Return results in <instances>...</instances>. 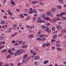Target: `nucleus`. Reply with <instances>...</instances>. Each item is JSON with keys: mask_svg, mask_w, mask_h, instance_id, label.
Here are the masks:
<instances>
[{"mask_svg": "<svg viewBox=\"0 0 66 66\" xmlns=\"http://www.w3.org/2000/svg\"><path fill=\"white\" fill-rule=\"evenodd\" d=\"M29 13L30 14H32V13H37V12L36 11V10L35 9H33L32 10V8H30L29 10Z\"/></svg>", "mask_w": 66, "mask_h": 66, "instance_id": "1", "label": "nucleus"}, {"mask_svg": "<svg viewBox=\"0 0 66 66\" xmlns=\"http://www.w3.org/2000/svg\"><path fill=\"white\" fill-rule=\"evenodd\" d=\"M46 32H47L48 33H51V30L49 29V28H48V27H46Z\"/></svg>", "mask_w": 66, "mask_h": 66, "instance_id": "2", "label": "nucleus"}, {"mask_svg": "<svg viewBox=\"0 0 66 66\" xmlns=\"http://www.w3.org/2000/svg\"><path fill=\"white\" fill-rule=\"evenodd\" d=\"M21 53L20 52V50H18L16 52L15 54V56H16L18 54V55H19Z\"/></svg>", "mask_w": 66, "mask_h": 66, "instance_id": "3", "label": "nucleus"}, {"mask_svg": "<svg viewBox=\"0 0 66 66\" xmlns=\"http://www.w3.org/2000/svg\"><path fill=\"white\" fill-rule=\"evenodd\" d=\"M39 37L40 38H42V37H48V36L47 35H45L44 34H40L39 36Z\"/></svg>", "mask_w": 66, "mask_h": 66, "instance_id": "4", "label": "nucleus"}, {"mask_svg": "<svg viewBox=\"0 0 66 66\" xmlns=\"http://www.w3.org/2000/svg\"><path fill=\"white\" fill-rule=\"evenodd\" d=\"M65 14H66L65 13L62 12V13H61L60 15L59 14H57V17H59V16H62V15H65Z\"/></svg>", "mask_w": 66, "mask_h": 66, "instance_id": "5", "label": "nucleus"}, {"mask_svg": "<svg viewBox=\"0 0 66 66\" xmlns=\"http://www.w3.org/2000/svg\"><path fill=\"white\" fill-rule=\"evenodd\" d=\"M34 35L32 34H31L29 35L28 38H33L34 37Z\"/></svg>", "mask_w": 66, "mask_h": 66, "instance_id": "6", "label": "nucleus"}, {"mask_svg": "<svg viewBox=\"0 0 66 66\" xmlns=\"http://www.w3.org/2000/svg\"><path fill=\"white\" fill-rule=\"evenodd\" d=\"M39 55L36 56L34 58V59L35 60H39Z\"/></svg>", "mask_w": 66, "mask_h": 66, "instance_id": "7", "label": "nucleus"}, {"mask_svg": "<svg viewBox=\"0 0 66 66\" xmlns=\"http://www.w3.org/2000/svg\"><path fill=\"white\" fill-rule=\"evenodd\" d=\"M17 26V24H14L13 25V29L14 30H16V27Z\"/></svg>", "mask_w": 66, "mask_h": 66, "instance_id": "8", "label": "nucleus"}, {"mask_svg": "<svg viewBox=\"0 0 66 66\" xmlns=\"http://www.w3.org/2000/svg\"><path fill=\"white\" fill-rule=\"evenodd\" d=\"M1 23L2 24H5V22L4 20H2L1 22Z\"/></svg>", "mask_w": 66, "mask_h": 66, "instance_id": "9", "label": "nucleus"}, {"mask_svg": "<svg viewBox=\"0 0 66 66\" xmlns=\"http://www.w3.org/2000/svg\"><path fill=\"white\" fill-rule=\"evenodd\" d=\"M27 56H28V54H25L24 55L23 57V59H27Z\"/></svg>", "mask_w": 66, "mask_h": 66, "instance_id": "10", "label": "nucleus"}, {"mask_svg": "<svg viewBox=\"0 0 66 66\" xmlns=\"http://www.w3.org/2000/svg\"><path fill=\"white\" fill-rule=\"evenodd\" d=\"M40 21H41V19L40 18H38V20L37 21V22L38 23H39Z\"/></svg>", "mask_w": 66, "mask_h": 66, "instance_id": "11", "label": "nucleus"}, {"mask_svg": "<svg viewBox=\"0 0 66 66\" xmlns=\"http://www.w3.org/2000/svg\"><path fill=\"white\" fill-rule=\"evenodd\" d=\"M59 30H60L61 28V26L60 25H58L56 27Z\"/></svg>", "mask_w": 66, "mask_h": 66, "instance_id": "12", "label": "nucleus"}, {"mask_svg": "<svg viewBox=\"0 0 66 66\" xmlns=\"http://www.w3.org/2000/svg\"><path fill=\"white\" fill-rule=\"evenodd\" d=\"M49 63V61L48 60H47L46 61H45L44 62V64H46L47 63Z\"/></svg>", "mask_w": 66, "mask_h": 66, "instance_id": "13", "label": "nucleus"}, {"mask_svg": "<svg viewBox=\"0 0 66 66\" xmlns=\"http://www.w3.org/2000/svg\"><path fill=\"white\" fill-rule=\"evenodd\" d=\"M43 19H46V20H50V19L48 17H46L45 18H43Z\"/></svg>", "mask_w": 66, "mask_h": 66, "instance_id": "14", "label": "nucleus"}, {"mask_svg": "<svg viewBox=\"0 0 66 66\" xmlns=\"http://www.w3.org/2000/svg\"><path fill=\"white\" fill-rule=\"evenodd\" d=\"M41 28L42 29L44 30V29H46L47 27H46V26H41Z\"/></svg>", "mask_w": 66, "mask_h": 66, "instance_id": "15", "label": "nucleus"}, {"mask_svg": "<svg viewBox=\"0 0 66 66\" xmlns=\"http://www.w3.org/2000/svg\"><path fill=\"white\" fill-rule=\"evenodd\" d=\"M10 10L7 11V12H8V14H10V15H13V13H11V12H10Z\"/></svg>", "mask_w": 66, "mask_h": 66, "instance_id": "16", "label": "nucleus"}, {"mask_svg": "<svg viewBox=\"0 0 66 66\" xmlns=\"http://www.w3.org/2000/svg\"><path fill=\"white\" fill-rule=\"evenodd\" d=\"M51 11H52V12H55V9L54 8H53L52 9Z\"/></svg>", "mask_w": 66, "mask_h": 66, "instance_id": "17", "label": "nucleus"}, {"mask_svg": "<svg viewBox=\"0 0 66 66\" xmlns=\"http://www.w3.org/2000/svg\"><path fill=\"white\" fill-rule=\"evenodd\" d=\"M34 64L35 65H36V66H38V64H39V63H38V62L36 61L35 62Z\"/></svg>", "mask_w": 66, "mask_h": 66, "instance_id": "18", "label": "nucleus"}, {"mask_svg": "<svg viewBox=\"0 0 66 66\" xmlns=\"http://www.w3.org/2000/svg\"><path fill=\"white\" fill-rule=\"evenodd\" d=\"M66 32V30L65 29H62L61 31V33H64Z\"/></svg>", "mask_w": 66, "mask_h": 66, "instance_id": "19", "label": "nucleus"}, {"mask_svg": "<svg viewBox=\"0 0 66 66\" xmlns=\"http://www.w3.org/2000/svg\"><path fill=\"white\" fill-rule=\"evenodd\" d=\"M56 37H57V35H54L53 36V39H55L56 38Z\"/></svg>", "mask_w": 66, "mask_h": 66, "instance_id": "20", "label": "nucleus"}, {"mask_svg": "<svg viewBox=\"0 0 66 66\" xmlns=\"http://www.w3.org/2000/svg\"><path fill=\"white\" fill-rule=\"evenodd\" d=\"M45 17H46V15L45 14H42L41 15V17H42V18H44Z\"/></svg>", "mask_w": 66, "mask_h": 66, "instance_id": "21", "label": "nucleus"}, {"mask_svg": "<svg viewBox=\"0 0 66 66\" xmlns=\"http://www.w3.org/2000/svg\"><path fill=\"white\" fill-rule=\"evenodd\" d=\"M38 3V2L37 1H33L32 2V4H36V3Z\"/></svg>", "mask_w": 66, "mask_h": 66, "instance_id": "22", "label": "nucleus"}, {"mask_svg": "<svg viewBox=\"0 0 66 66\" xmlns=\"http://www.w3.org/2000/svg\"><path fill=\"white\" fill-rule=\"evenodd\" d=\"M52 30L53 31H54L55 30V27H53L52 28Z\"/></svg>", "mask_w": 66, "mask_h": 66, "instance_id": "23", "label": "nucleus"}, {"mask_svg": "<svg viewBox=\"0 0 66 66\" xmlns=\"http://www.w3.org/2000/svg\"><path fill=\"white\" fill-rule=\"evenodd\" d=\"M20 17L21 18H23V15L22 14H20Z\"/></svg>", "mask_w": 66, "mask_h": 66, "instance_id": "24", "label": "nucleus"}, {"mask_svg": "<svg viewBox=\"0 0 66 66\" xmlns=\"http://www.w3.org/2000/svg\"><path fill=\"white\" fill-rule=\"evenodd\" d=\"M4 38V36H2L0 37V40H2V39H3Z\"/></svg>", "mask_w": 66, "mask_h": 66, "instance_id": "25", "label": "nucleus"}, {"mask_svg": "<svg viewBox=\"0 0 66 66\" xmlns=\"http://www.w3.org/2000/svg\"><path fill=\"white\" fill-rule=\"evenodd\" d=\"M42 38L41 39V40H42V41H44V40H46V38H44V37H42Z\"/></svg>", "mask_w": 66, "mask_h": 66, "instance_id": "26", "label": "nucleus"}, {"mask_svg": "<svg viewBox=\"0 0 66 66\" xmlns=\"http://www.w3.org/2000/svg\"><path fill=\"white\" fill-rule=\"evenodd\" d=\"M57 50H58V51H62V49L61 48H60L58 47L57 48Z\"/></svg>", "mask_w": 66, "mask_h": 66, "instance_id": "27", "label": "nucleus"}, {"mask_svg": "<svg viewBox=\"0 0 66 66\" xmlns=\"http://www.w3.org/2000/svg\"><path fill=\"white\" fill-rule=\"evenodd\" d=\"M46 14L47 15H48V16H50V15H51V12H48L46 13Z\"/></svg>", "mask_w": 66, "mask_h": 66, "instance_id": "28", "label": "nucleus"}, {"mask_svg": "<svg viewBox=\"0 0 66 66\" xmlns=\"http://www.w3.org/2000/svg\"><path fill=\"white\" fill-rule=\"evenodd\" d=\"M50 46V43H47L46 44V46L47 47H48Z\"/></svg>", "mask_w": 66, "mask_h": 66, "instance_id": "29", "label": "nucleus"}, {"mask_svg": "<svg viewBox=\"0 0 66 66\" xmlns=\"http://www.w3.org/2000/svg\"><path fill=\"white\" fill-rule=\"evenodd\" d=\"M20 53L21 54V53H23V52H24V50H20Z\"/></svg>", "mask_w": 66, "mask_h": 66, "instance_id": "30", "label": "nucleus"}, {"mask_svg": "<svg viewBox=\"0 0 66 66\" xmlns=\"http://www.w3.org/2000/svg\"><path fill=\"white\" fill-rule=\"evenodd\" d=\"M31 17V16H29L27 18L26 20V21H27V20H29L30 19V18Z\"/></svg>", "mask_w": 66, "mask_h": 66, "instance_id": "31", "label": "nucleus"}, {"mask_svg": "<svg viewBox=\"0 0 66 66\" xmlns=\"http://www.w3.org/2000/svg\"><path fill=\"white\" fill-rule=\"evenodd\" d=\"M46 44L45 43H44L42 45V46L43 48L45 47L46 46Z\"/></svg>", "mask_w": 66, "mask_h": 66, "instance_id": "32", "label": "nucleus"}, {"mask_svg": "<svg viewBox=\"0 0 66 66\" xmlns=\"http://www.w3.org/2000/svg\"><path fill=\"white\" fill-rule=\"evenodd\" d=\"M36 18L35 17H34V18L32 20V21H33V22H35V19Z\"/></svg>", "mask_w": 66, "mask_h": 66, "instance_id": "33", "label": "nucleus"}, {"mask_svg": "<svg viewBox=\"0 0 66 66\" xmlns=\"http://www.w3.org/2000/svg\"><path fill=\"white\" fill-rule=\"evenodd\" d=\"M7 51V50H2V53H3V52H5Z\"/></svg>", "mask_w": 66, "mask_h": 66, "instance_id": "34", "label": "nucleus"}, {"mask_svg": "<svg viewBox=\"0 0 66 66\" xmlns=\"http://www.w3.org/2000/svg\"><path fill=\"white\" fill-rule=\"evenodd\" d=\"M60 45L59 43H57V44H56V47H60Z\"/></svg>", "mask_w": 66, "mask_h": 66, "instance_id": "35", "label": "nucleus"}, {"mask_svg": "<svg viewBox=\"0 0 66 66\" xmlns=\"http://www.w3.org/2000/svg\"><path fill=\"white\" fill-rule=\"evenodd\" d=\"M34 48L35 50L36 51L37 50V48L36 47V46H35L34 47Z\"/></svg>", "mask_w": 66, "mask_h": 66, "instance_id": "36", "label": "nucleus"}, {"mask_svg": "<svg viewBox=\"0 0 66 66\" xmlns=\"http://www.w3.org/2000/svg\"><path fill=\"white\" fill-rule=\"evenodd\" d=\"M12 51L11 50L9 49L8 50V52L9 53H11L12 52Z\"/></svg>", "mask_w": 66, "mask_h": 66, "instance_id": "37", "label": "nucleus"}, {"mask_svg": "<svg viewBox=\"0 0 66 66\" xmlns=\"http://www.w3.org/2000/svg\"><path fill=\"white\" fill-rule=\"evenodd\" d=\"M11 56L9 54L7 56V59H9V58L11 57Z\"/></svg>", "mask_w": 66, "mask_h": 66, "instance_id": "38", "label": "nucleus"}, {"mask_svg": "<svg viewBox=\"0 0 66 66\" xmlns=\"http://www.w3.org/2000/svg\"><path fill=\"white\" fill-rule=\"evenodd\" d=\"M4 47V46L3 45L0 47V49L1 50L2 49V48H3Z\"/></svg>", "mask_w": 66, "mask_h": 66, "instance_id": "39", "label": "nucleus"}, {"mask_svg": "<svg viewBox=\"0 0 66 66\" xmlns=\"http://www.w3.org/2000/svg\"><path fill=\"white\" fill-rule=\"evenodd\" d=\"M37 40H39V41H40V40L41 41V39H40L38 37L37 38Z\"/></svg>", "mask_w": 66, "mask_h": 66, "instance_id": "40", "label": "nucleus"}, {"mask_svg": "<svg viewBox=\"0 0 66 66\" xmlns=\"http://www.w3.org/2000/svg\"><path fill=\"white\" fill-rule=\"evenodd\" d=\"M59 2L61 3H63V0H59Z\"/></svg>", "mask_w": 66, "mask_h": 66, "instance_id": "41", "label": "nucleus"}, {"mask_svg": "<svg viewBox=\"0 0 66 66\" xmlns=\"http://www.w3.org/2000/svg\"><path fill=\"white\" fill-rule=\"evenodd\" d=\"M42 33V31H39L38 32V34H37V36H38V35H39L40 34V33Z\"/></svg>", "mask_w": 66, "mask_h": 66, "instance_id": "42", "label": "nucleus"}, {"mask_svg": "<svg viewBox=\"0 0 66 66\" xmlns=\"http://www.w3.org/2000/svg\"><path fill=\"white\" fill-rule=\"evenodd\" d=\"M30 52L31 53V54H33V50H31L30 51Z\"/></svg>", "mask_w": 66, "mask_h": 66, "instance_id": "43", "label": "nucleus"}, {"mask_svg": "<svg viewBox=\"0 0 66 66\" xmlns=\"http://www.w3.org/2000/svg\"><path fill=\"white\" fill-rule=\"evenodd\" d=\"M18 45H19V44L18 43H15L14 44V46H18Z\"/></svg>", "mask_w": 66, "mask_h": 66, "instance_id": "44", "label": "nucleus"}, {"mask_svg": "<svg viewBox=\"0 0 66 66\" xmlns=\"http://www.w3.org/2000/svg\"><path fill=\"white\" fill-rule=\"evenodd\" d=\"M22 48H26V47H27V45H25L22 46Z\"/></svg>", "mask_w": 66, "mask_h": 66, "instance_id": "45", "label": "nucleus"}, {"mask_svg": "<svg viewBox=\"0 0 66 66\" xmlns=\"http://www.w3.org/2000/svg\"><path fill=\"white\" fill-rule=\"evenodd\" d=\"M62 20H65V19H66V17H62Z\"/></svg>", "mask_w": 66, "mask_h": 66, "instance_id": "46", "label": "nucleus"}, {"mask_svg": "<svg viewBox=\"0 0 66 66\" xmlns=\"http://www.w3.org/2000/svg\"><path fill=\"white\" fill-rule=\"evenodd\" d=\"M3 63L2 62H1L0 63V66H2V65L3 64Z\"/></svg>", "mask_w": 66, "mask_h": 66, "instance_id": "47", "label": "nucleus"}, {"mask_svg": "<svg viewBox=\"0 0 66 66\" xmlns=\"http://www.w3.org/2000/svg\"><path fill=\"white\" fill-rule=\"evenodd\" d=\"M50 25V23H47L46 24V25L47 26H49Z\"/></svg>", "mask_w": 66, "mask_h": 66, "instance_id": "48", "label": "nucleus"}, {"mask_svg": "<svg viewBox=\"0 0 66 66\" xmlns=\"http://www.w3.org/2000/svg\"><path fill=\"white\" fill-rule=\"evenodd\" d=\"M11 55H14L15 54V53H13V52H11L10 53Z\"/></svg>", "mask_w": 66, "mask_h": 66, "instance_id": "49", "label": "nucleus"}, {"mask_svg": "<svg viewBox=\"0 0 66 66\" xmlns=\"http://www.w3.org/2000/svg\"><path fill=\"white\" fill-rule=\"evenodd\" d=\"M27 28L28 29H30V28H31V27H30V26H29L28 25L27 26Z\"/></svg>", "mask_w": 66, "mask_h": 66, "instance_id": "50", "label": "nucleus"}, {"mask_svg": "<svg viewBox=\"0 0 66 66\" xmlns=\"http://www.w3.org/2000/svg\"><path fill=\"white\" fill-rule=\"evenodd\" d=\"M35 27V26L34 25H33L31 27V29H32L33 28H34Z\"/></svg>", "mask_w": 66, "mask_h": 66, "instance_id": "51", "label": "nucleus"}, {"mask_svg": "<svg viewBox=\"0 0 66 66\" xmlns=\"http://www.w3.org/2000/svg\"><path fill=\"white\" fill-rule=\"evenodd\" d=\"M38 11H39L40 12H42V11H43V10L41 9H39Z\"/></svg>", "mask_w": 66, "mask_h": 66, "instance_id": "52", "label": "nucleus"}, {"mask_svg": "<svg viewBox=\"0 0 66 66\" xmlns=\"http://www.w3.org/2000/svg\"><path fill=\"white\" fill-rule=\"evenodd\" d=\"M57 7H58L59 9H62V7L60 6H57Z\"/></svg>", "mask_w": 66, "mask_h": 66, "instance_id": "53", "label": "nucleus"}, {"mask_svg": "<svg viewBox=\"0 0 66 66\" xmlns=\"http://www.w3.org/2000/svg\"><path fill=\"white\" fill-rule=\"evenodd\" d=\"M36 52L35 51L33 52L32 54L33 55H35V53H36Z\"/></svg>", "mask_w": 66, "mask_h": 66, "instance_id": "54", "label": "nucleus"}, {"mask_svg": "<svg viewBox=\"0 0 66 66\" xmlns=\"http://www.w3.org/2000/svg\"><path fill=\"white\" fill-rule=\"evenodd\" d=\"M40 4L41 5H44V3L43 2H41L40 3Z\"/></svg>", "mask_w": 66, "mask_h": 66, "instance_id": "55", "label": "nucleus"}, {"mask_svg": "<svg viewBox=\"0 0 66 66\" xmlns=\"http://www.w3.org/2000/svg\"><path fill=\"white\" fill-rule=\"evenodd\" d=\"M30 59H31V57H29L27 58V61H28V60H30Z\"/></svg>", "mask_w": 66, "mask_h": 66, "instance_id": "56", "label": "nucleus"}, {"mask_svg": "<svg viewBox=\"0 0 66 66\" xmlns=\"http://www.w3.org/2000/svg\"><path fill=\"white\" fill-rule=\"evenodd\" d=\"M22 42H23V41H20L19 42V44H21V43H22Z\"/></svg>", "mask_w": 66, "mask_h": 66, "instance_id": "57", "label": "nucleus"}, {"mask_svg": "<svg viewBox=\"0 0 66 66\" xmlns=\"http://www.w3.org/2000/svg\"><path fill=\"white\" fill-rule=\"evenodd\" d=\"M12 43L13 44H14L16 43V42L14 41V40H13L12 41Z\"/></svg>", "mask_w": 66, "mask_h": 66, "instance_id": "58", "label": "nucleus"}, {"mask_svg": "<svg viewBox=\"0 0 66 66\" xmlns=\"http://www.w3.org/2000/svg\"><path fill=\"white\" fill-rule=\"evenodd\" d=\"M55 41V40L52 39L51 40V43H52L53 42H54Z\"/></svg>", "mask_w": 66, "mask_h": 66, "instance_id": "59", "label": "nucleus"}, {"mask_svg": "<svg viewBox=\"0 0 66 66\" xmlns=\"http://www.w3.org/2000/svg\"><path fill=\"white\" fill-rule=\"evenodd\" d=\"M21 64V63H18V64L17 65L18 66H20Z\"/></svg>", "mask_w": 66, "mask_h": 66, "instance_id": "60", "label": "nucleus"}, {"mask_svg": "<svg viewBox=\"0 0 66 66\" xmlns=\"http://www.w3.org/2000/svg\"><path fill=\"white\" fill-rule=\"evenodd\" d=\"M15 48H14L13 49H12V52H13V51H15Z\"/></svg>", "mask_w": 66, "mask_h": 66, "instance_id": "61", "label": "nucleus"}, {"mask_svg": "<svg viewBox=\"0 0 66 66\" xmlns=\"http://www.w3.org/2000/svg\"><path fill=\"white\" fill-rule=\"evenodd\" d=\"M14 65V64H13L12 63H10V66H13Z\"/></svg>", "mask_w": 66, "mask_h": 66, "instance_id": "62", "label": "nucleus"}, {"mask_svg": "<svg viewBox=\"0 0 66 66\" xmlns=\"http://www.w3.org/2000/svg\"><path fill=\"white\" fill-rule=\"evenodd\" d=\"M59 36H62V34H60L58 35Z\"/></svg>", "mask_w": 66, "mask_h": 66, "instance_id": "63", "label": "nucleus"}, {"mask_svg": "<svg viewBox=\"0 0 66 66\" xmlns=\"http://www.w3.org/2000/svg\"><path fill=\"white\" fill-rule=\"evenodd\" d=\"M52 48L53 50H54V47L53 46L52 47Z\"/></svg>", "mask_w": 66, "mask_h": 66, "instance_id": "64", "label": "nucleus"}]
</instances>
